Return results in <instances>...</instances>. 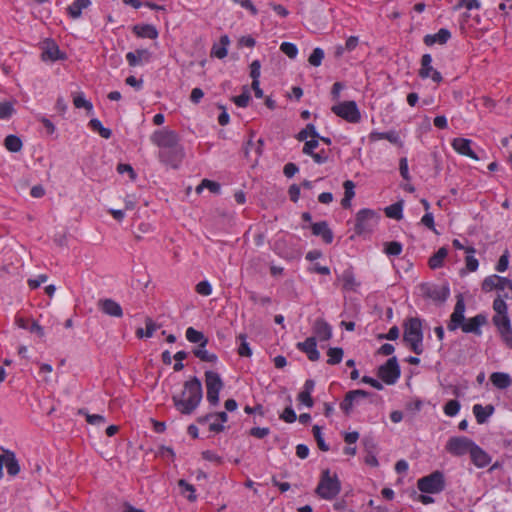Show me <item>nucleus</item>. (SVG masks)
Returning a JSON list of instances; mask_svg holds the SVG:
<instances>
[{"mask_svg": "<svg viewBox=\"0 0 512 512\" xmlns=\"http://www.w3.org/2000/svg\"><path fill=\"white\" fill-rule=\"evenodd\" d=\"M203 398V389L200 379L196 376L184 382V390L180 395H173L175 408L184 415L192 414Z\"/></svg>", "mask_w": 512, "mask_h": 512, "instance_id": "obj_1", "label": "nucleus"}, {"mask_svg": "<svg viewBox=\"0 0 512 512\" xmlns=\"http://www.w3.org/2000/svg\"><path fill=\"white\" fill-rule=\"evenodd\" d=\"M403 341L416 355H421L423 347L422 320L418 317H410L403 324Z\"/></svg>", "mask_w": 512, "mask_h": 512, "instance_id": "obj_2", "label": "nucleus"}, {"mask_svg": "<svg viewBox=\"0 0 512 512\" xmlns=\"http://www.w3.org/2000/svg\"><path fill=\"white\" fill-rule=\"evenodd\" d=\"M341 491V482L336 473L329 469L322 471L315 493L322 499L333 500Z\"/></svg>", "mask_w": 512, "mask_h": 512, "instance_id": "obj_3", "label": "nucleus"}, {"mask_svg": "<svg viewBox=\"0 0 512 512\" xmlns=\"http://www.w3.org/2000/svg\"><path fill=\"white\" fill-rule=\"evenodd\" d=\"M446 481L444 473L436 470L429 475L423 476L417 481V488L426 494H438L444 491Z\"/></svg>", "mask_w": 512, "mask_h": 512, "instance_id": "obj_4", "label": "nucleus"}, {"mask_svg": "<svg viewBox=\"0 0 512 512\" xmlns=\"http://www.w3.org/2000/svg\"><path fill=\"white\" fill-rule=\"evenodd\" d=\"M379 214L368 208L361 209L355 217L354 230L357 235H363L372 232L373 228L378 224Z\"/></svg>", "mask_w": 512, "mask_h": 512, "instance_id": "obj_5", "label": "nucleus"}, {"mask_svg": "<svg viewBox=\"0 0 512 512\" xmlns=\"http://www.w3.org/2000/svg\"><path fill=\"white\" fill-rule=\"evenodd\" d=\"M401 375V369L395 356L378 367L377 376L387 385H394Z\"/></svg>", "mask_w": 512, "mask_h": 512, "instance_id": "obj_6", "label": "nucleus"}, {"mask_svg": "<svg viewBox=\"0 0 512 512\" xmlns=\"http://www.w3.org/2000/svg\"><path fill=\"white\" fill-rule=\"evenodd\" d=\"M205 384L208 402L213 406L217 405L219 403V393L224 387V383L220 375L214 371H206Z\"/></svg>", "mask_w": 512, "mask_h": 512, "instance_id": "obj_7", "label": "nucleus"}, {"mask_svg": "<svg viewBox=\"0 0 512 512\" xmlns=\"http://www.w3.org/2000/svg\"><path fill=\"white\" fill-rule=\"evenodd\" d=\"M331 111L349 123H358L361 120V113L355 101H344L333 105Z\"/></svg>", "mask_w": 512, "mask_h": 512, "instance_id": "obj_8", "label": "nucleus"}, {"mask_svg": "<svg viewBox=\"0 0 512 512\" xmlns=\"http://www.w3.org/2000/svg\"><path fill=\"white\" fill-rule=\"evenodd\" d=\"M475 442L465 436H454L449 438L445 445L446 451L456 457L470 453Z\"/></svg>", "mask_w": 512, "mask_h": 512, "instance_id": "obj_9", "label": "nucleus"}, {"mask_svg": "<svg viewBox=\"0 0 512 512\" xmlns=\"http://www.w3.org/2000/svg\"><path fill=\"white\" fill-rule=\"evenodd\" d=\"M420 290L423 297L434 301L445 302L450 296V288L448 284L437 286L430 283H422L420 285Z\"/></svg>", "mask_w": 512, "mask_h": 512, "instance_id": "obj_10", "label": "nucleus"}, {"mask_svg": "<svg viewBox=\"0 0 512 512\" xmlns=\"http://www.w3.org/2000/svg\"><path fill=\"white\" fill-rule=\"evenodd\" d=\"M151 141L162 149L175 147L179 144V136L175 131L161 129L155 131L151 136Z\"/></svg>", "mask_w": 512, "mask_h": 512, "instance_id": "obj_11", "label": "nucleus"}, {"mask_svg": "<svg viewBox=\"0 0 512 512\" xmlns=\"http://www.w3.org/2000/svg\"><path fill=\"white\" fill-rule=\"evenodd\" d=\"M184 157V150L181 145L162 149L159 152L161 162L170 165L172 168H178Z\"/></svg>", "mask_w": 512, "mask_h": 512, "instance_id": "obj_12", "label": "nucleus"}, {"mask_svg": "<svg viewBox=\"0 0 512 512\" xmlns=\"http://www.w3.org/2000/svg\"><path fill=\"white\" fill-rule=\"evenodd\" d=\"M465 309H466V306H465L463 296L461 294H459L457 296V301L454 306V311L450 315V319L447 324V329L449 331H455L460 327V325L463 324V321H465V315H464Z\"/></svg>", "mask_w": 512, "mask_h": 512, "instance_id": "obj_13", "label": "nucleus"}, {"mask_svg": "<svg viewBox=\"0 0 512 512\" xmlns=\"http://www.w3.org/2000/svg\"><path fill=\"white\" fill-rule=\"evenodd\" d=\"M7 468L10 476H16L20 472V465L16 459L15 453L6 450L4 454H0V479L3 478V467Z\"/></svg>", "mask_w": 512, "mask_h": 512, "instance_id": "obj_14", "label": "nucleus"}, {"mask_svg": "<svg viewBox=\"0 0 512 512\" xmlns=\"http://www.w3.org/2000/svg\"><path fill=\"white\" fill-rule=\"evenodd\" d=\"M432 56L424 54L421 58V68L419 69V77L422 79L431 78L434 82L440 83L443 78L439 71L435 70L432 65Z\"/></svg>", "mask_w": 512, "mask_h": 512, "instance_id": "obj_15", "label": "nucleus"}, {"mask_svg": "<svg viewBox=\"0 0 512 512\" xmlns=\"http://www.w3.org/2000/svg\"><path fill=\"white\" fill-rule=\"evenodd\" d=\"M492 320L498 328L503 342L512 349V328L509 317L494 316Z\"/></svg>", "mask_w": 512, "mask_h": 512, "instance_id": "obj_16", "label": "nucleus"}, {"mask_svg": "<svg viewBox=\"0 0 512 512\" xmlns=\"http://www.w3.org/2000/svg\"><path fill=\"white\" fill-rule=\"evenodd\" d=\"M486 323V315L480 313L468 320L465 319L459 328H461L464 333H472L476 336H480L482 334L481 326L485 325Z\"/></svg>", "mask_w": 512, "mask_h": 512, "instance_id": "obj_17", "label": "nucleus"}, {"mask_svg": "<svg viewBox=\"0 0 512 512\" xmlns=\"http://www.w3.org/2000/svg\"><path fill=\"white\" fill-rule=\"evenodd\" d=\"M97 306L100 311L110 317L121 318L123 316L122 307L118 302L111 298L99 299Z\"/></svg>", "mask_w": 512, "mask_h": 512, "instance_id": "obj_18", "label": "nucleus"}, {"mask_svg": "<svg viewBox=\"0 0 512 512\" xmlns=\"http://www.w3.org/2000/svg\"><path fill=\"white\" fill-rule=\"evenodd\" d=\"M296 348L305 353L310 361H318L320 359V352L317 350L316 337H308L303 342H298Z\"/></svg>", "mask_w": 512, "mask_h": 512, "instance_id": "obj_19", "label": "nucleus"}, {"mask_svg": "<svg viewBox=\"0 0 512 512\" xmlns=\"http://www.w3.org/2000/svg\"><path fill=\"white\" fill-rule=\"evenodd\" d=\"M312 330L316 341H328L332 338V327L323 318L315 320Z\"/></svg>", "mask_w": 512, "mask_h": 512, "instance_id": "obj_20", "label": "nucleus"}, {"mask_svg": "<svg viewBox=\"0 0 512 512\" xmlns=\"http://www.w3.org/2000/svg\"><path fill=\"white\" fill-rule=\"evenodd\" d=\"M310 228L312 230V234L321 237L324 243H332L334 235L326 221L312 223Z\"/></svg>", "mask_w": 512, "mask_h": 512, "instance_id": "obj_21", "label": "nucleus"}, {"mask_svg": "<svg viewBox=\"0 0 512 512\" xmlns=\"http://www.w3.org/2000/svg\"><path fill=\"white\" fill-rule=\"evenodd\" d=\"M152 58V53L148 49H136L134 52L126 54V60L131 67L138 66L143 62H149Z\"/></svg>", "mask_w": 512, "mask_h": 512, "instance_id": "obj_22", "label": "nucleus"}, {"mask_svg": "<svg viewBox=\"0 0 512 512\" xmlns=\"http://www.w3.org/2000/svg\"><path fill=\"white\" fill-rule=\"evenodd\" d=\"M66 58V54L59 49L58 45L54 41L46 43V47L42 52V59L44 61L50 60L55 62L57 60H65Z\"/></svg>", "mask_w": 512, "mask_h": 512, "instance_id": "obj_23", "label": "nucleus"}, {"mask_svg": "<svg viewBox=\"0 0 512 512\" xmlns=\"http://www.w3.org/2000/svg\"><path fill=\"white\" fill-rule=\"evenodd\" d=\"M471 140L466 138H455L452 141V147L461 155L467 156L471 159L478 160V156L471 149Z\"/></svg>", "mask_w": 512, "mask_h": 512, "instance_id": "obj_24", "label": "nucleus"}, {"mask_svg": "<svg viewBox=\"0 0 512 512\" xmlns=\"http://www.w3.org/2000/svg\"><path fill=\"white\" fill-rule=\"evenodd\" d=\"M469 454L473 464L478 468L486 467L491 461L490 456L476 443L472 447Z\"/></svg>", "mask_w": 512, "mask_h": 512, "instance_id": "obj_25", "label": "nucleus"}, {"mask_svg": "<svg viewBox=\"0 0 512 512\" xmlns=\"http://www.w3.org/2000/svg\"><path fill=\"white\" fill-rule=\"evenodd\" d=\"M450 38H451V32L447 28H441L435 34L425 35L423 42L427 46H431L435 43L443 45V44H446Z\"/></svg>", "mask_w": 512, "mask_h": 512, "instance_id": "obj_26", "label": "nucleus"}, {"mask_svg": "<svg viewBox=\"0 0 512 512\" xmlns=\"http://www.w3.org/2000/svg\"><path fill=\"white\" fill-rule=\"evenodd\" d=\"M133 33L140 38L156 39L158 30L151 24H137L132 28Z\"/></svg>", "mask_w": 512, "mask_h": 512, "instance_id": "obj_27", "label": "nucleus"}, {"mask_svg": "<svg viewBox=\"0 0 512 512\" xmlns=\"http://www.w3.org/2000/svg\"><path fill=\"white\" fill-rule=\"evenodd\" d=\"M473 414L478 424H484L488 418L494 413L493 405L482 406L481 404H475L472 408Z\"/></svg>", "mask_w": 512, "mask_h": 512, "instance_id": "obj_28", "label": "nucleus"}, {"mask_svg": "<svg viewBox=\"0 0 512 512\" xmlns=\"http://www.w3.org/2000/svg\"><path fill=\"white\" fill-rule=\"evenodd\" d=\"M90 4H91L90 0H74L67 7V13L71 18L77 19V18L81 17L82 10L88 8L90 6Z\"/></svg>", "mask_w": 512, "mask_h": 512, "instance_id": "obj_29", "label": "nucleus"}, {"mask_svg": "<svg viewBox=\"0 0 512 512\" xmlns=\"http://www.w3.org/2000/svg\"><path fill=\"white\" fill-rule=\"evenodd\" d=\"M369 139L371 141H378V140H387L392 144H400V137L396 131H388V132H377L373 131L369 135Z\"/></svg>", "mask_w": 512, "mask_h": 512, "instance_id": "obj_30", "label": "nucleus"}, {"mask_svg": "<svg viewBox=\"0 0 512 512\" xmlns=\"http://www.w3.org/2000/svg\"><path fill=\"white\" fill-rule=\"evenodd\" d=\"M186 338L191 343H199L198 347H206L209 341L201 331H198L193 327H189L186 330Z\"/></svg>", "mask_w": 512, "mask_h": 512, "instance_id": "obj_31", "label": "nucleus"}, {"mask_svg": "<svg viewBox=\"0 0 512 512\" xmlns=\"http://www.w3.org/2000/svg\"><path fill=\"white\" fill-rule=\"evenodd\" d=\"M490 381L498 389H506L511 384L509 374L504 372H494L490 376Z\"/></svg>", "mask_w": 512, "mask_h": 512, "instance_id": "obj_32", "label": "nucleus"}, {"mask_svg": "<svg viewBox=\"0 0 512 512\" xmlns=\"http://www.w3.org/2000/svg\"><path fill=\"white\" fill-rule=\"evenodd\" d=\"M341 280L343 282V289L346 291H356L360 285V283L356 281L354 273L350 269L343 272Z\"/></svg>", "mask_w": 512, "mask_h": 512, "instance_id": "obj_33", "label": "nucleus"}, {"mask_svg": "<svg viewBox=\"0 0 512 512\" xmlns=\"http://www.w3.org/2000/svg\"><path fill=\"white\" fill-rule=\"evenodd\" d=\"M448 254L446 247H441L436 253H434L429 259V267L431 269H437L443 266L444 259Z\"/></svg>", "mask_w": 512, "mask_h": 512, "instance_id": "obj_34", "label": "nucleus"}, {"mask_svg": "<svg viewBox=\"0 0 512 512\" xmlns=\"http://www.w3.org/2000/svg\"><path fill=\"white\" fill-rule=\"evenodd\" d=\"M4 146L8 151L17 153V152L21 151L23 143H22V140L20 139V137H18L17 135L11 134V135L6 136V138L4 140Z\"/></svg>", "mask_w": 512, "mask_h": 512, "instance_id": "obj_35", "label": "nucleus"}, {"mask_svg": "<svg viewBox=\"0 0 512 512\" xmlns=\"http://www.w3.org/2000/svg\"><path fill=\"white\" fill-rule=\"evenodd\" d=\"M89 127L94 132L99 133V135L104 139H109L112 135V131L109 128L104 127L101 121L97 118H93L89 121Z\"/></svg>", "mask_w": 512, "mask_h": 512, "instance_id": "obj_36", "label": "nucleus"}, {"mask_svg": "<svg viewBox=\"0 0 512 512\" xmlns=\"http://www.w3.org/2000/svg\"><path fill=\"white\" fill-rule=\"evenodd\" d=\"M384 212L387 217L400 220L403 217V204L401 201L391 204L384 209Z\"/></svg>", "mask_w": 512, "mask_h": 512, "instance_id": "obj_37", "label": "nucleus"}, {"mask_svg": "<svg viewBox=\"0 0 512 512\" xmlns=\"http://www.w3.org/2000/svg\"><path fill=\"white\" fill-rule=\"evenodd\" d=\"M192 352L195 357H197L203 362L215 363L218 360L217 355L214 353H210L205 349V347H196L193 349Z\"/></svg>", "mask_w": 512, "mask_h": 512, "instance_id": "obj_38", "label": "nucleus"}, {"mask_svg": "<svg viewBox=\"0 0 512 512\" xmlns=\"http://www.w3.org/2000/svg\"><path fill=\"white\" fill-rule=\"evenodd\" d=\"M214 414V418H217L218 420H220L221 423H211L209 425V430L211 432H215V433H220V432H223L225 430V426L223 425V423L227 422L228 421V415L225 411H221V412H217V413H213Z\"/></svg>", "mask_w": 512, "mask_h": 512, "instance_id": "obj_39", "label": "nucleus"}, {"mask_svg": "<svg viewBox=\"0 0 512 512\" xmlns=\"http://www.w3.org/2000/svg\"><path fill=\"white\" fill-rule=\"evenodd\" d=\"M327 355H328L327 364L336 365L342 361L344 351L341 347H331L328 349Z\"/></svg>", "mask_w": 512, "mask_h": 512, "instance_id": "obj_40", "label": "nucleus"}, {"mask_svg": "<svg viewBox=\"0 0 512 512\" xmlns=\"http://www.w3.org/2000/svg\"><path fill=\"white\" fill-rule=\"evenodd\" d=\"M251 99L250 92L248 86H243L242 93L238 96H233L231 100L235 103L236 106L245 108L248 106L249 101Z\"/></svg>", "mask_w": 512, "mask_h": 512, "instance_id": "obj_41", "label": "nucleus"}, {"mask_svg": "<svg viewBox=\"0 0 512 512\" xmlns=\"http://www.w3.org/2000/svg\"><path fill=\"white\" fill-rule=\"evenodd\" d=\"M308 137L318 138L319 133L317 132L315 125L312 123H308L304 129H302L297 135L296 139L298 141H306Z\"/></svg>", "mask_w": 512, "mask_h": 512, "instance_id": "obj_42", "label": "nucleus"}, {"mask_svg": "<svg viewBox=\"0 0 512 512\" xmlns=\"http://www.w3.org/2000/svg\"><path fill=\"white\" fill-rule=\"evenodd\" d=\"M73 104L76 108H84L88 112L93 109L92 103L85 99L83 93H78L73 96Z\"/></svg>", "mask_w": 512, "mask_h": 512, "instance_id": "obj_43", "label": "nucleus"}, {"mask_svg": "<svg viewBox=\"0 0 512 512\" xmlns=\"http://www.w3.org/2000/svg\"><path fill=\"white\" fill-rule=\"evenodd\" d=\"M324 55V50L320 47H316L308 58L309 64L314 67L320 66L324 59Z\"/></svg>", "mask_w": 512, "mask_h": 512, "instance_id": "obj_44", "label": "nucleus"}, {"mask_svg": "<svg viewBox=\"0 0 512 512\" xmlns=\"http://www.w3.org/2000/svg\"><path fill=\"white\" fill-rule=\"evenodd\" d=\"M238 339L241 341L240 346L238 347V354L241 357H250L252 355V350L249 343L246 341L247 335L242 333L238 336Z\"/></svg>", "mask_w": 512, "mask_h": 512, "instance_id": "obj_45", "label": "nucleus"}, {"mask_svg": "<svg viewBox=\"0 0 512 512\" xmlns=\"http://www.w3.org/2000/svg\"><path fill=\"white\" fill-rule=\"evenodd\" d=\"M312 432H313V436L317 442V445H318V448L321 450V451H328L329 450V446L326 444V442L324 441V438H323V435H322V431H321V427L318 426V425H314L313 426V429H312Z\"/></svg>", "mask_w": 512, "mask_h": 512, "instance_id": "obj_46", "label": "nucleus"}, {"mask_svg": "<svg viewBox=\"0 0 512 512\" xmlns=\"http://www.w3.org/2000/svg\"><path fill=\"white\" fill-rule=\"evenodd\" d=\"M355 400L353 395H351L350 391L345 394L344 399L340 403V408L344 412L345 415H350L353 409V404Z\"/></svg>", "mask_w": 512, "mask_h": 512, "instance_id": "obj_47", "label": "nucleus"}, {"mask_svg": "<svg viewBox=\"0 0 512 512\" xmlns=\"http://www.w3.org/2000/svg\"><path fill=\"white\" fill-rule=\"evenodd\" d=\"M384 251L389 256H398L402 252V244L398 241L387 242Z\"/></svg>", "mask_w": 512, "mask_h": 512, "instance_id": "obj_48", "label": "nucleus"}, {"mask_svg": "<svg viewBox=\"0 0 512 512\" xmlns=\"http://www.w3.org/2000/svg\"><path fill=\"white\" fill-rule=\"evenodd\" d=\"M178 486L182 489V493H184L185 491L189 492V495L187 496V499L190 502H194L196 500L197 496L195 494V488H194L193 485H191L190 483H188L184 479H180L178 481Z\"/></svg>", "mask_w": 512, "mask_h": 512, "instance_id": "obj_49", "label": "nucleus"}, {"mask_svg": "<svg viewBox=\"0 0 512 512\" xmlns=\"http://www.w3.org/2000/svg\"><path fill=\"white\" fill-rule=\"evenodd\" d=\"M79 414L85 415L87 422L92 425H101L106 422V419L104 416H102L100 414H89L84 409H80Z\"/></svg>", "mask_w": 512, "mask_h": 512, "instance_id": "obj_50", "label": "nucleus"}, {"mask_svg": "<svg viewBox=\"0 0 512 512\" xmlns=\"http://www.w3.org/2000/svg\"><path fill=\"white\" fill-rule=\"evenodd\" d=\"M460 402L458 400H449L443 410H444V413L447 415V416H450V417H453L455 416L459 410H460Z\"/></svg>", "mask_w": 512, "mask_h": 512, "instance_id": "obj_51", "label": "nucleus"}, {"mask_svg": "<svg viewBox=\"0 0 512 512\" xmlns=\"http://www.w3.org/2000/svg\"><path fill=\"white\" fill-rule=\"evenodd\" d=\"M280 50L289 58L294 59L298 54V48L291 42H283L280 45Z\"/></svg>", "mask_w": 512, "mask_h": 512, "instance_id": "obj_52", "label": "nucleus"}, {"mask_svg": "<svg viewBox=\"0 0 512 512\" xmlns=\"http://www.w3.org/2000/svg\"><path fill=\"white\" fill-rule=\"evenodd\" d=\"M14 112L15 109L11 102H0V119H9Z\"/></svg>", "mask_w": 512, "mask_h": 512, "instance_id": "obj_53", "label": "nucleus"}, {"mask_svg": "<svg viewBox=\"0 0 512 512\" xmlns=\"http://www.w3.org/2000/svg\"><path fill=\"white\" fill-rule=\"evenodd\" d=\"M493 309L496 311L497 315L499 317H505L507 315V304L506 302L501 298H496L493 302Z\"/></svg>", "mask_w": 512, "mask_h": 512, "instance_id": "obj_54", "label": "nucleus"}, {"mask_svg": "<svg viewBox=\"0 0 512 512\" xmlns=\"http://www.w3.org/2000/svg\"><path fill=\"white\" fill-rule=\"evenodd\" d=\"M497 289V275H491L486 277L482 282V290L485 292Z\"/></svg>", "mask_w": 512, "mask_h": 512, "instance_id": "obj_55", "label": "nucleus"}, {"mask_svg": "<svg viewBox=\"0 0 512 512\" xmlns=\"http://www.w3.org/2000/svg\"><path fill=\"white\" fill-rule=\"evenodd\" d=\"M280 419L287 423H293L297 419V415L294 411V409L291 406H288L284 409L282 414L280 415Z\"/></svg>", "mask_w": 512, "mask_h": 512, "instance_id": "obj_56", "label": "nucleus"}, {"mask_svg": "<svg viewBox=\"0 0 512 512\" xmlns=\"http://www.w3.org/2000/svg\"><path fill=\"white\" fill-rule=\"evenodd\" d=\"M196 292L203 296H209L212 293V286L206 280L201 281L196 285Z\"/></svg>", "mask_w": 512, "mask_h": 512, "instance_id": "obj_57", "label": "nucleus"}, {"mask_svg": "<svg viewBox=\"0 0 512 512\" xmlns=\"http://www.w3.org/2000/svg\"><path fill=\"white\" fill-rule=\"evenodd\" d=\"M319 145L318 138H311V140H306L305 144L303 146L302 152L305 155H310L314 152V149H316Z\"/></svg>", "mask_w": 512, "mask_h": 512, "instance_id": "obj_58", "label": "nucleus"}, {"mask_svg": "<svg viewBox=\"0 0 512 512\" xmlns=\"http://www.w3.org/2000/svg\"><path fill=\"white\" fill-rule=\"evenodd\" d=\"M421 223L428 229L432 230L434 233L438 234V231L435 228L434 216L431 212H427L424 214V216L421 219Z\"/></svg>", "mask_w": 512, "mask_h": 512, "instance_id": "obj_59", "label": "nucleus"}, {"mask_svg": "<svg viewBox=\"0 0 512 512\" xmlns=\"http://www.w3.org/2000/svg\"><path fill=\"white\" fill-rule=\"evenodd\" d=\"M461 7H465L467 10L478 9L480 7V3L478 0H459L455 9H459Z\"/></svg>", "mask_w": 512, "mask_h": 512, "instance_id": "obj_60", "label": "nucleus"}, {"mask_svg": "<svg viewBox=\"0 0 512 512\" xmlns=\"http://www.w3.org/2000/svg\"><path fill=\"white\" fill-rule=\"evenodd\" d=\"M261 63L259 60H254L250 64V77L252 81H259L260 78Z\"/></svg>", "mask_w": 512, "mask_h": 512, "instance_id": "obj_61", "label": "nucleus"}, {"mask_svg": "<svg viewBox=\"0 0 512 512\" xmlns=\"http://www.w3.org/2000/svg\"><path fill=\"white\" fill-rule=\"evenodd\" d=\"M399 171L404 180L409 181L411 179L408 169V161L406 157H402L399 160Z\"/></svg>", "mask_w": 512, "mask_h": 512, "instance_id": "obj_62", "label": "nucleus"}, {"mask_svg": "<svg viewBox=\"0 0 512 512\" xmlns=\"http://www.w3.org/2000/svg\"><path fill=\"white\" fill-rule=\"evenodd\" d=\"M509 264V254L508 251H505L499 258L498 263L496 265V270L498 272H504L507 270Z\"/></svg>", "mask_w": 512, "mask_h": 512, "instance_id": "obj_63", "label": "nucleus"}, {"mask_svg": "<svg viewBox=\"0 0 512 512\" xmlns=\"http://www.w3.org/2000/svg\"><path fill=\"white\" fill-rule=\"evenodd\" d=\"M117 171L119 174L128 173L130 179H132V180L136 179V173L130 164H126V163L118 164Z\"/></svg>", "mask_w": 512, "mask_h": 512, "instance_id": "obj_64", "label": "nucleus"}]
</instances>
